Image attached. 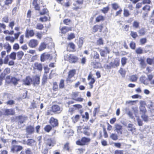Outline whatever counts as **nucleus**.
<instances>
[{
    "mask_svg": "<svg viewBox=\"0 0 154 154\" xmlns=\"http://www.w3.org/2000/svg\"><path fill=\"white\" fill-rule=\"evenodd\" d=\"M136 52L138 54H141L143 53V50L141 48H139L136 50Z\"/></svg>",
    "mask_w": 154,
    "mask_h": 154,
    "instance_id": "5fc2aeb1",
    "label": "nucleus"
},
{
    "mask_svg": "<svg viewBox=\"0 0 154 154\" xmlns=\"http://www.w3.org/2000/svg\"><path fill=\"white\" fill-rule=\"evenodd\" d=\"M17 54V59L18 60H21L24 55V53L22 51H18Z\"/></svg>",
    "mask_w": 154,
    "mask_h": 154,
    "instance_id": "bb28decb",
    "label": "nucleus"
},
{
    "mask_svg": "<svg viewBox=\"0 0 154 154\" xmlns=\"http://www.w3.org/2000/svg\"><path fill=\"white\" fill-rule=\"evenodd\" d=\"M123 14L124 16L125 17H128L130 15L129 11L125 9H124Z\"/></svg>",
    "mask_w": 154,
    "mask_h": 154,
    "instance_id": "c03bdc74",
    "label": "nucleus"
},
{
    "mask_svg": "<svg viewBox=\"0 0 154 154\" xmlns=\"http://www.w3.org/2000/svg\"><path fill=\"white\" fill-rule=\"evenodd\" d=\"M66 49L69 52H75L76 51V46L72 42H69L67 45Z\"/></svg>",
    "mask_w": 154,
    "mask_h": 154,
    "instance_id": "20e7f679",
    "label": "nucleus"
},
{
    "mask_svg": "<svg viewBox=\"0 0 154 154\" xmlns=\"http://www.w3.org/2000/svg\"><path fill=\"white\" fill-rule=\"evenodd\" d=\"M123 150H116L114 152V154H123Z\"/></svg>",
    "mask_w": 154,
    "mask_h": 154,
    "instance_id": "774afa93",
    "label": "nucleus"
},
{
    "mask_svg": "<svg viewBox=\"0 0 154 154\" xmlns=\"http://www.w3.org/2000/svg\"><path fill=\"white\" fill-rule=\"evenodd\" d=\"M45 141L44 143L46 147L53 146H54V143L51 138H48L46 140H45Z\"/></svg>",
    "mask_w": 154,
    "mask_h": 154,
    "instance_id": "1a4fd4ad",
    "label": "nucleus"
},
{
    "mask_svg": "<svg viewBox=\"0 0 154 154\" xmlns=\"http://www.w3.org/2000/svg\"><path fill=\"white\" fill-rule=\"evenodd\" d=\"M49 123L53 128L58 127L59 126L58 120L53 117H51L50 118Z\"/></svg>",
    "mask_w": 154,
    "mask_h": 154,
    "instance_id": "39448f33",
    "label": "nucleus"
},
{
    "mask_svg": "<svg viewBox=\"0 0 154 154\" xmlns=\"http://www.w3.org/2000/svg\"><path fill=\"white\" fill-rule=\"evenodd\" d=\"M59 87L60 88H63L64 87V80L62 79L60 80L59 84Z\"/></svg>",
    "mask_w": 154,
    "mask_h": 154,
    "instance_id": "58836bf2",
    "label": "nucleus"
},
{
    "mask_svg": "<svg viewBox=\"0 0 154 154\" xmlns=\"http://www.w3.org/2000/svg\"><path fill=\"white\" fill-rule=\"evenodd\" d=\"M9 21V20L8 16H5L2 18V21L3 22L8 23Z\"/></svg>",
    "mask_w": 154,
    "mask_h": 154,
    "instance_id": "de8ad7c7",
    "label": "nucleus"
},
{
    "mask_svg": "<svg viewBox=\"0 0 154 154\" xmlns=\"http://www.w3.org/2000/svg\"><path fill=\"white\" fill-rule=\"evenodd\" d=\"M19 79L16 78L15 77H12L11 78V83H13L14 85H16L18 84V81Z\"/></svg>",
    "mask_w": 154,
    "mask_h": 154,
    "instance_id": "c85d7f7f",
    "label": "nucleus"
},
{
    "mask_svg": "<svg viewBox=\"0 0 154 154\" xmlns=\"http://www.w3.org/2000/svg\"><path fill=\"white\" fill-rule=\"evenodd\" d=\"M76 72V71L75 69L70 70L68 72L67 77L66 79V81L67 82L70 81L71 79L73 77L75 74Z\"/></svg>",
    "mask_w": 154,
    "mask_h": 154,
    "instance_id": "423d86ee",
    "label": "nucleus"
},
{
    "mask_svg": "<svg viewBox=\"0 0 154 154\" xmlns=\"http://www.w3.org/2000/svg\"><path fill=\"white\" fill-rule=\"evenodd\" d=\"M141 118L145 122H146L148 121V116L144 114H143L141 116Z\"/></svg>",
    "mask_w": 154,
    "mask_h": 154,
    "instance_id": "4d7b16f0",
    "label": "nucleus"
},
{
    "mask_svg": "<svg viewBox=\"0 0 154 154\" xmlns=\"http://www.w3.org/2000/svg\"><path fill=\"white\" fill-rule=\"evenodd\" d=\"M109 6H107L106 7L103 8L101 10L102 12L103 13L105 14L107 13L108 11L109 10Z\"/></svg>",
    "mask_w": 154,
    "mask_h": 154,
    "instance_id": "a18cd8bd",
    "label": "nucleus"
},
{
    "mask_svg": "<svg viewBox=\"0 0 154 154\" xmlns=\"http://www.w3.org/2000/svg\"><path fill=\"white\" fill-rule=\"evenodd\" d=\"M139 23L136 21L134 20L133 23V26L135 29L138 28L139 26Z\"/></svg>",
    "mask_w": 154,
    "mask_h": 154,
    "instance_id": "f704fd0d",
    "label": "nucleus"
},
{
    "mask_svg": "<svg viewBox=\"0 0 154 154\" xmlns=\"http://www.w3.org/2000/svg\"><path fill=\"white\" fill-rule=\"evenodd\" d=\"M128 130L131 131L132 133H133L136 131L135 128L133 127V125L131 124H128L127 126Z\"/></svg>",
    "mask_w": 154,
    "mask_h": 154,
    "instance_id": "aec40b11",
    "label": "nucleus"
},
{
    "mask_svg": "<svg viewBox=\"0 0 154 154\" xmlns=\"http://www.w3.org/2000/svg\"><path fill=\"white\" fill-rule=\"evenodd\" d=\"M75 38V34L74 33H71L68 35L67 39L68 40L70 41Z\"/></svg>",
    "mask_w": 154,
    "mask_h": 154,
    "instance_id": "7c9ffc66",
    "label": "nucleus"
},
{
    "mask_svg": "<svg viewBox=\"0 0 154 154\" xmlns=\"http://www.w3.org/2000/svg\"><path fill=\"white\" fill-rule=\"evenodd\" d=\"M140 80L141 83L145 85H147L149 84L147 80V78L146 76H142L140 78Z\"/></svg>",
    "mask_w": 154,
    "mask_h": 154,
    "instance_id": "a211bd4d",
    "label": "nucleus"
},
{
    "mask_svg": "<svg viewBox=\"0 0 154 154\" xmlns=\"http://www.w3.org/2000/svg\"><path fill=\"white\" fill-rule=\"evenodd\" d=\"M32 82V79L30 76H26L23 80V84L25 85H29Z\"/></svg>",
    "mask_w": 154,
    "mask_h": 154,
    "instance_id": "4468645a",
    "label": "nucleus"
},
{
    "mask_svg": "<svg viewBox=\"0 0 154 154\" xmlns=\"http://www.w3.org/2000/svg\"><path fill=\"white\" fill-rule=\"evenodd\" d=\"M63 148L64 150L69 151H70V147L69 143L67 142L65 143L64 146Z\"/></svg>",
    "mask_w": 154,
    "mask_h": 154,
    "instance_id": "ea45409f",
    "label": "nucleus"
},
{
    "mask_svg": "<svg viewBox=\"0 0 154 154\" xmlns=\"http://www.w3.org/2000/svg\"><path fill=\"white\" fill-rule=\"evenodd\" d=\"M17 118L18 120V124L20 125L25 122L27 120L28 117L25 116L21 115L17 116Z\"/></svg>",
    "mask_w": 154,
    "mask_h": 154,
    "instance_id": "6e6552de",
    "label": "nucleus"
},
{
    "mask_svg": "<svg viewBox=\"0 0 154 154\" xmlns=\"http://www.w3.org/2000/svg\"><path fill=\"white\" fill-rule=\"evenodd\" d=\"M11 72V69L10 68H6L4 71V73H3L5 75V76L7 74H9Z\"/></svg>",
    "mask_w": 154,
    "mask_h": 154,
    "instance_id": "09e8293b",
    "label": "nucleus"
},
{
    "mask_svg": "<svg viewBox=\"0 0 154 154\" xmlns=\"http://www.w3.org/2000/svg\"><path fill=\"white\" fill-rule=\"evenodd\" d=\"M46 48V45L44 43H41L38 48V50L41 51L45 49Z\"/></svg>",
    "mask_w": 154,
    "mask_h": 154,
    "instance_id": "2f4dec72",
    "label": "nucleus"
},
{
    "mask_svg": "<svg viewBox=\"0 0 154 154\" xmlns=\"http://www.w3.org/2000/svg\"><path fill=\"white\" fill-rule=\"evenodd\" d=\"M110 137L114 140H116L118 139L117 135L115 134H112L110 136Z\"/></svg>",
    "mask_w": 154,
    "mask_h": 154,
    "instance_id": "79ce46f5",
    "label": "nucleus"
},
{
    "mask_svg": "<svg viewBox=\"0 0 154 154\" xmlns=\"http://www.w3.org/2000/svg\"><path fill=\"white\" fill-rule=\"evenodd\" d=\"M85 130L84 131V134L87 136H89L90 135V132L89 127L88 126L85 127L83 128Z\"/></svg>",
    "mask_w": 154,
    "mask_h": 154,
    "instance_id": "b1692460",
    "label": "nucleus"
},
{
    "mask_svg": "<svg viewBox=\"0 0 154 154\" xmlns=\"http://www.w3.org/2000/svg\"><path fill=\"white\" fill-rule=\"evenodd\" d=\"M105 17L102 15H99L97 17V22L103 21L105 20Z\"/></svg>",
    "mask_w": 154,
    "mask_h": 154,
    "instance_id": "37998d69",
    "label": "nucleus"
},
{
    "mask_svg": "<svg viewBox=\"0 0 154 154\" xmlns=\"http://www.w3.org/2000/svg\"><path fill=\"white\" fill-rule=\"evenodd\" d=\"M38 0H33L32 2V5L34 6L35 10L39 11L40 7L37 3Z\"/></svg>",
    "mask_w": 154,
    "mask_h": 154,
    "instance_id": "412c9836",
    "label": "nucleus"
},
{
    "mask_svg": "<svg viewBox=\"0 0 154 154\" xmlns=\"http://www.w3.org/2000/svg\"><path fill=\"white\" fill-rule=\"evenodd\" d=\"M127 60L126 58L125 57H123L122 58L121 63L122 66H124L126 64Z\"/></svg>",
    "mask_w": 154,
    "mask_h": 154,
    "instance_id": "052dcab7",
    "label": "nucleus"
},
{
    "mask_svg": "<svg viewBox=\"0 0 154 154\" xmlns=\"http://www.w3.org/2000/svg\"><path fill=\"white\" fill-rule=\"evenodd\" d=\"M61 33L63 34H65L67 32L69 31L72 30V28L71 27H68L67 26H63L61 28H60Z\"/></svg>",
    "mask_w": 154,
    "mask_h": 154,
    "instance_id": "2eb2a0df",
    "label": "nucleus"
},
{
    "mask_svg": "<svg viewBox=\"0 0 154 154\" xmlns=\"http://www.w3.org/2000/svg\"><path fill=\"white\" fill-rule=\"evenodd\" d=\"M35 141L32 139H29L27 140V144L28 146H32L33 143H35Z\"/></svg>",
    "mask_w": 154,
    "mask_h": 154,
    "instance_id": "a19ab883",
    "label": "nucleus"
},
{
    "mask_svg": "<svg viewBox=\"0 0 154 154\" xmlns=\"http://www.w3.org/2000/svg\"><path fill=\"white\" fill-rule=\"evenodd\" d=\"M112 8L115 10H116L119 7L117 3H113L112 5Z\"/></svg>",
    "mask_w": 154,
    "mask_h": 154,
    "instance_id": "e2e57ef3",
    "label": "nucleus"
},
{
    "mask_svg": "<svg viewBox=\"0 0 154 154\" xmlns=\"http://www.w3.org/2000/svg\"><path fill=\"white\" fill-rule=\"evenodd\" d=\"M80 116L79 115H77L75 116H73L72 118L73 122L75 123L77 122L79 119Z\"/></svg>",
    "mask_w": 154,
    "mask_h": 154,
    "instance_id": "473e14b6",
    "label": "nucleus"
},
{
    "mask_svg": "<svg viewBox=\"0 0 154 154\" xmlns=\"http://www.w3.org/2000/svg\"><path fill=\"white\" fill-rule=\"evenodd\" d=\"M62 111L60 107L57 105H53L51 107V109L47 110L46 112L47 116H52L54 113H60Z\"/></svg>",
    "mask_w": 154,
    "mask_h": 154,
    "instance_id": "f257e3e1",
    "label": "nucleus"
},
{
    "mask_svg": "<svg viewBox=\"0 0 154 154\" xmlns=\"http://www.w3.org/2000/svg\"><path fill=\"white\" fill-rule=\"evenodd\" d=\"M51 55L50 54L43 53L41 56L40 60L42 62H44L46 60L49 59Z\"/></svg>",
    "mask_w": 154,
    "mask_h": 154,
    "instance_id": "ddd939ff",
    "label": "nucleus"
},
{
    "mask_svg": "<svg viewBox=\"0 0 154 154\" xmlns=\"http://www.w3.org/2000/svg\"><path fill=\"white\" fill-rule=\"evenodd\" d=\"M16 54L15 52H12L9 55L10 58L13 60H15L16 59Z\"/></svg>",
    "mask_w": 154,
    "mask_h": 154,
    "instance_id": "4c0bfd02",
    "label": "nucleus"
},
{
    "mask_svg": "<svg viewBox=\"0 0 154 154\" xmlns=\"http://www.w3.org/2000/svg\"><path fill=\"white\" fill-rule=\"evenodd\" d=\"M115 130L116 131L118 134H122V126L121 125L118 124H115Z\"/></svg>",
    "mask_w": 154,
    "mask_h": 154,
    "instance_id": "f3484780",
    "label": "nucleus"
},
{
    "mask_svg": "<svg viewBox=\"0 0 154 154\" xmlns=\"http://www.w3.org/2000/svg\"><path fill=\"white\" fill-rule=\"evenodd\" d=\"M38 44V41L35 39L30 40L28 43L29 47L31 48H35L37 47Z\"/></svg>",
    "mask_w": 154,
    "mask_h": 154,
    "instance_id": "0eeeda50",
    "label": "nucleus"
},
{
    "mask_svg": "<svg viewBox=\"0 0 154 154\" xmlns=\"http://www.w3.org/2000/svg\"><path fill=\"white\" fill-rule=\"evenodd\" d=\"M58 88V86L57 83L56 82H54L53 83V89L54 91H56Z\"/></svg>",
    "mask_w": 154,
    "mask_h": 154,
    "instance_id": "6e6d98bb",
    "label": "nucleus"
},
{
    "mask_svg": "<svg viewBox=\"0 0 154 154\" xmlns=\"http://www.w3.org/2000/svg\"><path fill=\"white\" fill-rule=\"evenodd\" d=\"M49 148L48 147H46L45 148H42V152L43 154H47Z\"/></svg>",
    "mask_w": 154,
    "mask_h": 154,
    "instance_id": "bf43d9fd",
    "label": "nucleus"
},
{
    "mask_svg": "<svg viewBox=\"0 0 154 154\" xmlns=\"http://www.w3.org/2000/svg\"><path fill=\"white\" fill-rule=\"evenodd\" d=\"M119 73L123 77H125L126 72L122 68H121L119 71Z\"/></svg>",
    "mask_w": 154,
    "mask_h": 154,
    "instance_id": "603ef678",
    "label": "nucleus"
},
{
    "mask_svg": "<svg viewBox=\"0 0 154 154\" xmlns=\"http://www.w3.org/2000/svg\"><path fill=\"white\" fill-rule=\"evenodd\" d=\"M44 28V26L41 23H38L36 26V29L41 30H42Z\"/></svg>",
    "mask_w": 154,
    "mask_h": 154,
    "instance_id": "e433bc0d",
    "label": "nucleus"
},
{
    "mask_svg": "<svg viewBox=\"0 0 154 154\" xmlns=\"http://www.w3.org/2000/svg\"><path fill=\"white\" fill-rule=\"evenodd\" d=\"M71 22V20L69 19H65L63 20V23L67 25H69Z\"/></svg>",
    "mask_w": 154,
    "mask_h": 154,
    "instance_id": "8fccbe9b",
    "label": "nucleus"
},
{
    "mask_svg": "<svg viewBox=\"0 0 154 154\" xmlns=\"http://www.w3.org/2000/svg\"><path fill=\"white\" fill-rule=\"evenodd\" d=\"M64 60L70 63H75L78 62L79 58L74 54H69L64 56Z\"/></svg>",
    "mask_w": 154,
    "mask_h": 154,
    "instance_id": "f03ea898",
    "label": "nucleus"
},
{
    "mask_svg": "<svg viewBox=\"0 0 154 154\" xmlns=\"http://www.w3.org/2000/svg\"><path fill=\"white\" fill-rule=\"evenodd\" d=\"M5 114L6 115H14L15 114V111L12 109H6L5 111Z\"/></svg>",
    "mask_w": 154,
    "mask_h": 154,
    "instance_id": "6ab92c4d",
    "label": "nucleus"
},
{
    "mask_svg": "<svg viewBox=\"0 0 154 154\" xmlns=\"http://www.w3.org/2000/svg\"><path fill=\"white\" fill-rule=\"evenodd\" d=\"M103 44V41L101 38H100L97 41V45H102Z\"/></svg>",
    "mask_w": 154,
    "mask_h": 154,
    "instance_id": "13d9d810",
    "label": "nucleus"
},
{
    "mask_svg": "<svg viewBox=\"0 0 154 154\" xmlns=\"http://www.w3.org/2000/svg\"><path fill=\"white\" fill-rule=\"evenodd\" d=\"M39 20L42 22L47 21L48 20V18L46 16L43 17H41L39 18Z\"/></svg>",
    "mask_w": 154,
    "mask_h": 154,
    "instance_id": "69168bd1",
    "label": "nucleus"
},
{
    "mask_svg": "<svg viewBox=\"0 0 154 154\" xmlns=\"http://www.w3.org/2000/svg\"><path fill=\"white\" fill-rule=\"evenodd\" d=\"M92 75L91 74V72H90L89 75L88 76V79L89 80L91 79V81L89 82V84L90 85H91L95 82L94 79L92 78Z\"/></svg>",
    "mask_w": 154,
    "mask_h": 154,
    "instance_id": "a878e982",
    "label": "nucleus"
},
{
    "mask_svg": "<svg viewBox=\"0 0 154 154\" xmlns=\"http://www.w3.org/2000/svg\"><path fill=\"white\" fill-rule=\"evenodd\" d=\"M42 66L41 63L38 62H35L34 63L33 69L34 70L37 69L38 71L41 72L42 70Z\"/></svg>",
    "mask_w": 154,
    "mask_h": 154,
    "instance_id": "f8f14e48",
    "label": "nucleus"
},
{
    "mask_svg": "<svg viewBox=\"0 0 154 154\" xmlns=\"http://www.w3.org/2000/svg\"><path fill=\"white\" fill-rule=\"evenodd\" d=\"M3 47L6 50L7 53H9L11 50V47L8 43L4 45Z\"/></svg>",
    "mask_w": 154,
    "mask_h": 154,
    "instance_id": "c756f323",
    "label": "nucleus"
},
{
    "mask_svg": "<svg viewBox=\"0 0 154 154\" xmlns=\"http://www.w3.org/2000/svg\"><path fill=\"white\" fill-rule=\"evenodd\" d=\"M5 77V75L2 73L0 75V86L2 84V81L4 79Z\"/></svg>",
    "mask_w": 154,
    "mask_h": 154,
    "instance_id": "3c124183",
    "label": "nucleus"
},
{
    "mask_svg": "<svg viewBox=\"0 0 154 154\" xmlns=\"http://www.w3.org/2000/svg\"><path fill=\"white\" fill-rule=\"evenodd\" d=\"M35 35V32L32 29L30 30L26 29L25 33V37L26 38H29V37H32L34 36Z\"/></svg>",
    "mask_w": 154,
    "mask_h": 154,
    "instance_id": "9b49d317",
    "label": "nucleus"
},
{
    "mask_svg": "<svg viewBox=\"0 0 154 154\" xmlns=\"http://www.w3.org/2000/svg\"><path fill=\"white\" fill-rule=\"evenodd\" d=\"M83 44V41L82 38H80L79 39L78 46L79 48H81Z\"/></svg>",
    "mask_w": 154,
    "mask_h": 154,
    "instance_id": "c9c22d12",
    "label": "nucleus"
},
{
    "mask_svg": "<svg viewBox=\"0 0 154 154\" xmlns=\"http://www.w3.org/2000/svg\"><path fill=\"white\" fill-rule=\"evenodd\" d=\"M141 105L140 107V111L143 113L146 112V109L145 108V103L144 102H142L141 103Z\"/></svg>",
    "mask_w": 154,
    "mask_h": 154,
    "instance_id": "4be33fe9",
    "label": "nucleus"
},
{
    "mask_svg": "<svg viewBox=\"0 0 154 154\" xmlns=\"http://www.w3.org/2000/svg\"><path fill=\"white\" fill-rule=\"evenodd\" d=\"M24 35H21L19 38V42L20 44H22L24 42Z\"/></svg>",
    "mask_w": 154,
    "mask_h": 154,
    "instance_id": "680f3d73",
    "label": "nucleus"
},
{
    "mask_svg": "<svg viewBox=\"0 0 154 154\" xmlns=\"http://www.w3.org/2000/svg\"><path fill=\"white\" fill-rule=\"evenodd\" d=\"M141 44L144 45L146 42V38H143L141 39L140 40Z\"/></svg>",
    "mask_w": 154,
    "mask_h": 154,
    "instance_id": "338daca9",
    "label": "nucleus"
},
{
    "mask_svg": "<svg viewBox=\"0 0 154 154\" xmlns=\"http://www.w3.org/2000/svg\"><path fill=\"white\" fill-rule=\"evenodd\" d=\"M40 76L37 75H35L33 78L32 80L33 82V84L34 85H39L40 83Z\"/></svg>",
    "mask_w": 154,
    "mask_h": 154,
    "instance_id": "dca6fc26",
    "label": "nucleus"
},
{
    "mask_svg": "<svg viewBox=\"0 0 154 154\" xmlns=\"http://www.w3.org/2000/svg\"><path fill=\"white\" fill-rule=\"evenodd\" d=\"M91 141L89 138L85 137H82L81 140H77L76 142V145L81 146H83L88 145Z\"/></svg>",
    "mask_w": 154,
    "mask_h": 154,
    "instance_id": "7ed1b4c3",
    "label": "nucleus"
},
{
    "mask_svg": "<svg viewBox=\"0 0 154 154\" xmlns=\"http://www.w3.org/2000/svg\"><path fill=\"white\" fill-rule=\"evenodd\" d=\"M85 151V149L83 148H79L77 149V152L79 154H81L83 153Z\"/></svg>",
    "mask_w": 154,
    "mask_h": 154,
    "instance_id": "0e129e2a",
    "label": "nucleus"
},
{
    "mask_svg": "<svg viewBox=\"0 0 154 154\" xmlns=\"http://www.w3.org/2000/svg\"><path fill=\"white\" fill-rule=\"evenodd\" d=\"M53 127L50 125H46L44 128L45 131L47 133L49 132L52 129Z\"/></svg>",
    "mask_w": 154,
    "mask_h": 154,
    "instance_id": "cd10ccee",
    "label": "nucleus"
},
{
    "mask_svg": "<svg viewBox=\"0 0 154 154\" xmlns=\"http://www.w3.org/2000/svg\"><path fill=\"white\" fill-rule=\"evenodd\" d=\"M26 133L28 134H32L35 132L34 127L33 126L31 125L27 126L26 128Z\"/></svg>",
    "mask_w": 154,
    "mask_h": 154,
    "instance_id": "9d476101",
    "label": "nucleus"
},
{
    "mask_svg": "<svg viewBox=\"0 0 154 154\" xmlns=\"http://www.w3.org/2000/svg\"><path fill=\"white\" fill-rule=\"evenodd\" d=\"M5 39L7 41H10L11 43L13 42L14 41V38L13 37H11L10 36H6L5 37Z\"/></svg>",
    "mask_w": 154,
    "mask_h": 154,
    "instance_id": "49530a36",
    "label": "nucleus"
},
{
    "mask_svg": "<svg viewBox=\"0 0 154 154\" xmlns=\"http://www.w3.org/2000/svg\"><path fill=\"white\" fill-rule=\"evenodd\" d=\"M130 35L134 38H136L138 36L137 33L136 32L132 31H131Z\"/></svg>",
    "mask_w": 154,
    "mask_h": 154,
    "instance_id": "864d4df0",
    "label": "nucleus"
},
{
    "mask_svg": "<svg viewBox=\"0 0 154 154\" xmlns=\"http://www.w3.org/2000/svg\"><path fill=\"white\" fill-rule=\"evenodd\" d=\"M137 75H133L130 76V80L132 82H135L137 80Z\"/></svg>",
    "mask_w": 154,
    "mask_h": 154,
    "instance_id": "72a5a7b5",
    "label": "nucleus"
},
{
    "mask_svg": "<svg viewBox=\"0 0 154 154\" xmlns=\"http://www.w3.org/2000/svg\"><path fill=\"white\" fill-rule=\"evenodd\" d=\"M138 60L140 62V64L142 67L143 68H145L146 66V64L143 58L142 57L139 58H138Z\"/></svg>",
    "mask_w": 154,
    "mask_h": 154,
    "instance_id": "393cba45",
    "label": "nucleus"
},
{
    "mask_svg": "<svg viewBox=\"0 0 154 154\" xmlns=\"http://www.w3.org/2000/svg\"><path fill=\"white\" fill-rule=\"evenodd\" d=\"M39 14L40 15H47L48 16L49 15V11L46 8H43L42 11L39 12Z\"/></svg>",
    "mask_w": 154,
    "mask_h": 154,
    "instance_id": "5701e85b",
    "label": "nucleus"
}]
</instances>
